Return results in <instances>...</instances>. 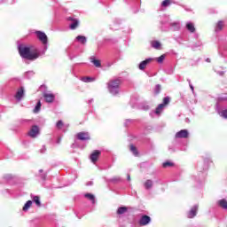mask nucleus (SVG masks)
<instances>
[{
	"label": "nucleus",
	"mask_w": 227,
	"mask_h": 227,
	"mask_svg": "<svg viewBox=\"0 0 227 227\" xmlns=\"http://www.w3.org/2000/svg\"><path fill=\"white\" fill-rule=\"evenodd\" d=\"M18 52L23 59H27L28 61H35L40 58V51L34 46L20 45L18 48Z\"/></svg>",
	"instance_id": "f257e3e1"
},
{
	"label": "nucleus",
	"mask_w": 227,
	"mask_h": 227,
	"mask_svg": "<svg viewBox=\"0 0 227 227\" xmlns=\"http://www.w3.org/2000/svg\"><path fill=\"white\" fill-rule=\"evenodd\" d=\"M120 84H121V79L110 80L107 82V90L111 95H118L120 93Z\"/></svg>",
	"instance_id": "f03ea898"
},
{
	"label": "nucleus",
	"mask_w": 227,
	"mask_h": 227,
	"mask_svg": "<svg viewBox=\"0 0 227 227\" xmlns=\"http://www.w3.org/2000/svg\"><path fill=\"white\" fill-rule=\"evenodd\" d=\"M171 98L169 97H166L163 98V103L160 104L156 110H155V114H160V113H162V111H164V107H166V106H168L169 102H170Z\"/></svg>",
	"instance_id": "7ed1b4c3"
},
{
	"label": "nucleus",
	"mask_w": 227,
	"mask_h": 227,
	"mask_svg": "<svg viewBox=\"0 0 227 227\" xmlns=\"http://www.w3.org/2000/svg\"><path fill=\"white\" fill-rule=\"evenodd\" d=\"M40 134V128L36 125L32 126L30 130L28 131L29 137L35 139Z\"/></svg>",
	"instance_id": "20e7f679"
},
{
	"label": "nucleus",
	"mask_w": 227,
	"mask_h": 227,
	"mask_svg": "<svg viewBox=\"0 0 227 227\" xmlns=\"http://www.w3.org/2000/svg\"><path fill=\"white\" fill-rule=\"evenodd\" d=\"M176 139H187L189 137V131L187 129H181L175 135Z\"/></svg>",
	"instance_id": "39448f33"
},
{
	"label": "nucleus",
	"mask_w": 227,
	"mask_h": 227,
	"mask_svg": "<svg viewBox=\"0 0 227 227\" xmlns=\"http://www.w3.org/2000/svg\"><path fill=\"white\" fill-rule=\"evenodd\" d=\"M150 223H152V218L146 215H142L138 222L140 226H148Z\"/></svg>",
	"instance_id": "423d86ee"
},
{
	"label": "nucleus",
	"mask_w": 227,
	"mask_h": 227,
	"mask_svg": "<svg viewBox=\"0 0 227 227\" xmlns=\"http://www.w3.org/2000/svg\"><path fill=\"white\" fill-rule=\"evenodd\" d=\"M100 155H102V152H100L99 150L93 151L90 156L91 162H93V164H96Z\"/></svg>",
	"instance_id": "0eeeda50"
},
{
	"label": "nucleus",
	"mask_w": 227,
	"mask_h": 227,
	"mask_svg": "<svg viewBox=\"0 0 227 227\" xmlns=\"http://www.w3.org/2000/svg\"><path fill=\"white\" fill-rule=\"evenodd\" d=\"M152 61H155V59L149 58L140 62L138 66L139 70H145V68H146V67H148Z\"/></svg>",
	"instance_id": "6e6552de"
},
{
	"label": "nucleus",
	"mask_w": 227,
	"mask_h": 227,
	"mask_svg": "<svg viewBox=\"0 0 227 227\" xmlns=\"http://www.w3.org/2000/svg\"><path fill=\"white\" fill-rule=\"evenodd\" d=\"M77 139H79L80 141H88L90 140V133L89 132H79L76 135Z\"/></svg>",
	"instance_id": "1a4fd4ad"
},
{
	"label": "nucleus",
	"mask_w": 227,
	"mask_h": 227,
	"mask_svg": "<svg viewBox=\"0 0 227 227\" xmlns=\"http://www.w3.org/2000/svg\"><path fill=\"white\" fill-rule=\"evenodd\" d=\"M45 102H47L48 104H52V102H54L56 96H54V94L52 93H43V95Z\"/></svg>",
	"instance_id": "9d476101"
},
{
	"label": "nucleus",
	"mask_w": 227,
	"mask_h": 227,
	"mask_svg": "<svg viewBox=\"0 0 227 227\" xmlns=\"http://www.w3.org/2000/svg\"><path fill=\"white\" fill-rule=\"evenodd\" d=\"M36 35H37V38L40 40V42H42V43H43L45 45L47 43V35H45V33L41 32V31H37Z\"/></svg>",
	"instance_id": "9b49d317"
},
{
	"label": "nucleus",
	"mask_w": 227,
	"mask_h": 227,
	"mask_svg": "<svg viewBox=\"0 0 227 227\" xmlns=\"http://www.w3.org/2000/svg\"><path fill=\"white\" fill-rule=\"evenodd\" d=\"M22 97H24V87H20V89H18L14 98H16V100H18V102H20V100H22Z\"/></svg>",
	"instance_id": "f8f14e48"
},
{
	"label": "nucleus",
	"mask_w": 227,
	"mask_h": 227,
	"mask_svg": "<svg viewBox=\"0 0 227 227\" xmlns=\"http://www.w3.org/2000/svg\"><path fill=\"white\" fill-rule=\"evenodd\" d=\"M198 214V206H193L191 210L188 212V218L192 219L193 217H196V215Z\"/></svg>",
	"instance_id": "ddd939ff"
},
{
	"label": "nucleus",
	"mask_w": 227,
	"mask_h": 227,
	"mask_svg": "<svg viewBox=\"0 0 227 227\" xmlns=\"http://www.w3.org/2000/svg\"><path fill=\"white\" fill-rule=\"evenodd\" d=\"M67 20H71L73 23L69 26L70 29L74 30V29H77V27H79V20H77L76 19H74L72 17H69L67 19Z\"/></svg>",
	"instance_id": "4468645a"
},
{
	"label": "nucleus",
	"mask_w": 227,
	"mask_h": 227,
	"mask_svg": "<svg viewBox=\"0 0 227 227\" xmlns=\"http://www.w3.org/2000/svg\"><path fill=\"white\" fill-rule=\"evenodd\" d=\"M223 29H224V21L219 20L215 27V33L221 32Z\"/></svg>",
	"instance_id": "2eb2a0df"
},
{
	"label": "nucleus",
	"mask_w": 227,
	"mask_h": 227,
	"mask_svg": "<svg viewBox=\"0 0 227 227\" xmlns=\"http://www.w3.org/2000/svg\"><path fill=\"white\" fill-rule=\"evenodd\" d=\"M144 187L146 191H150L152 187H153V181L151 179H147L144 182Z\"/></svg>",
	"instance_id": "dca6fc26"
},
{
	"label": "nucleus",
	"mask_w": 227,
	"mask_h": 227,
	"mask_svg": "<svg viewBox=\"0 0 227 227\" xmlns=\"http://www.w3.org/2000/svg\"><path fill=\"white\" fill-rule=\"evenodd\" d=\"M186 29L190 32V33H196V27H194L193 23H187L186 24Z\"/></svg>",
	"instance_id": "f3484780"
},
{
	"label": "nucleus",
	"mask_w": 227,
	"mask_h": 227,
	"mask_svg": "<svg viewBox=\"0 0 227 227\" xmlns=\"http://www.w3.org/2000/svg\"><path fill=\"white\" fill-rule=\"evenodd\" d=\"M219 207L221 208H223L224 210H227V200L225 199H222L218 201Z\"/></svg>",
	"instance_id": "a211bd4d"
},
{
	"label": "nucleus",
	"mask_w": 227,
	"mask_h": 227,
	"mask_svg": "<svg viewBox=\"0 0 227 227\" xmlns=\"http://www.w3.org/2000/svg\"><path fill=\"white\" fill-rule=\"evenodd\" d=\"M76 41L79 42V43H82V45L86 44L87 39L84 35H78L76 36Z\"/></svg>",
	"instance_id": "6ab92c4d"
},
{
	"label": "nucleus",
	"mask_w": 227,
	"mask_h": 227,
	"mask_svg": "<svg viewBox=\"0 0 227 227\" xmlns=\"http://www.w3.org/2000/svg\"><path fill=\"white\" fill-rule=\"evenodd\" d=\"M128 210L129 208H127V207H121L117 209V214L118 215H121L122 214H125Z\"/></svg>",
	"instance_id": "aec40b11"
},
{
	"label": "nucleus",
	"mask_w": 227,
	"mask_h": 227,
	"mask_svg": "<svg viewBox=\"0 0 227 227\" xmlns=\"http://www.w3.org/2000/svg\"><path fill=\"white\" fill-rule=\"evenodd\" d=\"M81 81H82V82H93V81H95V78L90 76H83L82 77Z\"/></svg>",
	"instance_id": "412c9836"
},
{
	"label": "nucleus",
	"mask_w": 227,
	"mask_h": 227,
	"mask_svg": "<svg viewBox=\"0 0 227 227\" xmlns=\"http://www.w3.org/2000/svg\"><path fill=\"white\" fill-rule=\"evenodd\" d=\"M31 205H33V201L31 200L27 201L23 207V211L27 212V210H29V208H31Z\"/></svg>",
	"instance_id": "4be33fe9"
},
{
	"label": "nucleus",
	"mask_w": 227,
	"mask_h": 227,
	"mask_svg": "<svg viewBox=\"0 0 227 227\" xmlns=\"http://www.w3.org/2000/svg\"><path fill=\"white\" fill-rule=\"evenodd\" d=\"M33 201L35 203L36 207H42V202H40V197L39 196H34Z\"/></svg>",
	"instance_id": "5701e85b"
},
{
	"label": "nucleus",
	"mask_w": 227,
	"mask_h": 227,
	"mask_svg": "<svg viewBox=\"0 0 227 227\" xmlns=\"http://www.w3.org/2000/svg\"><path fill=\"white\" fill-rule=\"evenodd\" d=\"M129 150L130 152H132V153H134L135 155H138L139 153H137V148L136 147V145L130 144L129 145Z\"/></svg>",
	"instance_id": "b1692460"
},
{
	"label": "nucleus",
	"mask_w": 227,
	"mask_h": 227,
	"mask_svg": "<svg viewBox=\"0 0 227 227\" xmlns=\"http://www.w3.org/2000/svg\"><path fill=\"white\" fill-rule=\"evenodd\" d=\"M151 45L153 49H160V43L159 41H153Z\"/></svg>",
	"instance_id": "393cba45"
},
{
	"label": "nucleus",
	"mask_w": 227,
	"mask_h": 227,
	"mask_svg": "<svg viewBox=\"0 0 227 227\" xmlns=\"http://www.w3.org/2000/svg\"><path fill=\"white\" fill-rule=\"evenodd\" d=\"M85 198H87V200H90V201H92V203H95V195L91 194V193H86Z\"/></svg>",
	"instance_id": "a878e982"
},
{
	"label": "nucleus",
	"mask_w": 227,
	"mask_h": 227,
	"mask_svg": "<svg viewBox=\"0 0 227 227\" xmlns=\"http://www.w3.org/2000/svg\"><path fill=\"white\" fill-rule=\"evenodd\" d=\"M40 109H42V102L38 101L34 109V113H38V111H40Z\"/></svg>",
	"instance_id": "bb28decb"
},
{
	"label": "nucleus",
	"mask_w": 227,
	"mask_h": 227,
	"mask_svg": "<svg viewBox=\"0 0 227 227\" xmlns=\"http://www.w3.org/2000/svg\"><path fill=\"white\" fill-rule=\"evenodd\" d=\"M154 59L157 61V63H163L164 59H166V55H161Z\"/></svg>",
	"instance_id": "cd10ccee"
},
{
	"label": "nucleus",
	"mask_w": 227,
	"mask_h": 227,
	"mask_svg": "<svg viewBox=\"0 0 227 227\" xmlns=\"http://www.w3.org/2000/svg\"><path fill=\"white\" fill-rule=\"evenodd\" d=\"M92 63H93V65H95L97 67V68H100L102 67V64H101L100 60H98V59H93Z\"/></svg>",
	"instance_id": "c85d7f7f"
},
{
	"label": "nucleus",
	"mask_w": 227,
	"mask_h": 227,
	"mask_svg": "<svg viewBox=\"0 0 227 227\" xmlns=\"http://www.w3.org/2000/svg\"><path fill=\"white\" fill-rule=\"evenodd\" d=\"M169 4H171V0H164V1L161 3V6H163L164 8L169 6Z\"/></svg>",
	"instance_id": "c756f323"
},
{
	"label": "nucleus",
	"mask_w": 227,
	"mask_h": 227,
	"mask_svg": "<svg viewBox=\"0 0 227 227\" xmlns=\"http://www.w3.org/2000/svg\"><path fill=\"white\" fill-rule=\"evenodd\" d=\"M160 90H161L160 85V84L156 85V87L154 89V94L159 95V93H160Z\"/></svg>",
	"instance_id": "7c9ffc66"
},
{
	"label": "nucleus",
	"mask_w": 227,
	"mask_h": 227,
	"mask_svg": "<svg viewBox=\"0 0 227 227\" xmlns=\"http://www.w3.org/2000/svg\"><path fill=\"white\" fill-rule=\"evenodd\" d=\"M163 168H170L171 166H174L173 162L167 161L162 164Z\"/></svg>",
	"instance_id": "2f4dec72"
},
{
	"label": "nucleus",
	"mask_w": 227,
	"mask_h": 227,
	"mask_svg": "<svg viewBox=\"0 0 227 227\" xmlns=\"http://www.w3.org/2000/svg\"><path fill=\"white\" fill-rule=\"evenodd\" d=\"M63 121H59L56 124L57 129H63Z\"/></svg>",
	"instance_id": "473e14b6"
},
{
	"label": "nucleus",
	"mask_w": 227,
	"mask_h": 227,
	"mask_svg": "<svg viewBox=\"0 0 227 227\" xmlns=\"http://www.w3.org/2000/svg\"><path fill=\"white\" fill-rule=\"evenodd\" d=\"M222 116H223V118H227V110H223L222 112Z\"/></svg>",
	"instance_id": "72a5a7b5"
},
{
	"label": "nucleus",
	"mask_w": 227,
	"mask_h": 227,
	"mask_svg": "<svg viewBox=\"0 0 227 227\" xmlns=\"http://www.w3.org/2000/svg\"><path fill=\"white\" fill-rule=\"evenodd\" d=\"M128 180L130 181V176H128Z\"/></svg>",
	"instance_id": "f704fd0d"
},
{
	"label": "nucleus",
	"mask_w": 227,
	"mask_h": 227,
	"mask_svg": "<svg viewBox=\"0 0 227 227\" xmlns=\"http://www.w3.org/2000/svg\"><path fill=\"white\" fill-rule=\"evenodd\" d=\"M40 173H43V170L41 169V170H40Z\"/></svg>",
	"instance_id": "c9c22d12"
}]
</instances>
